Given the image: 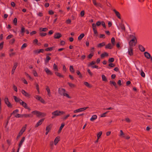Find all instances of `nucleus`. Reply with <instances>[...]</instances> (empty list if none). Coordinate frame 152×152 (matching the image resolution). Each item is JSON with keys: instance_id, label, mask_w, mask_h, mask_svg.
Listing matches in <instances>:
<instances>
[{"instance_id": "obj_48", "label": "nucleus", "mask_w": 152, "mask_h": 152, "mask_svg": "<svg viewBox=\"0 0 152 152\" xmlns=\"http://www.w3.org/2000/svg\"><path fill=\"white\" fill-rule=\"evenodd\" d=\"M76 73L77 74L79 75V77L80 78H81L82 77V75L81 74L79 70H77L76 72Z\"/></svg>"}, {"instance_id": "obj_46", "label": "nucleus", "mask_w": 152, "mask_h": 152, "mask_svg": "<svg viewBox=\"0 0 152 152\" xmlns=\"http://www.w3.org/2000/svg\"><path fill=\"white\" fill-rule=\"evenodd\" d=\"M110 84H112L115 87H116V84L115 81H110Z\"/></svg>"}, {"instance_id": "obj_16", "label": "nucleus", "mask_w": 152, "mask_h": 152, "mask_svg": "<svg viewBox=\"0 0 152 152\" xmlns=\"http://www.w3.org/2000/svg\"><path fill=\"white\" fill-rule=\"evenodd\" d=\"M44 119H42L40 120H39L37 123V124L35 125V127H37L39 126L40 125L42 124L43 121H44Z\"/></svg>"}, {"instance_id": "obj_57", "label": "nucleus", "mask_w": 152, "mask_h": 152, "mask_svg": "<svg viewBox=\"0 0 152 152\" xmlns=\"http://www.w3.org/2000/svg\"><path fill=\"white\" fill-rule=\"evenodd\" d=\"M39 34L41 37H45L47 35V34L45 33H40Z\"/></svg>"}, {"instance_id": "obj_58", "label": "nucleus", "mask_w": 152, "mask_h": 152, "mask_svg": "<svg viewBox=\"0 0 152 152\" xmlns=\"http://www.w3.org/2000/svg\"><path fill=\"white\" fill-rule=\"evenodd\" d=\"M96 25L94 23H93L92 24V27L93 30L94 29H96Z\"/></svg>"}, {"instance_id": "obj_14", "label": "nucleus", "mask_w": 152, "mask_h": 152, "mask_svg": "<svg viewBox=\"0 0 152 152\" xmlns=\"http://www.w3.org/2000/svg\"><path fill=\"white\" fill-rule=\"evenodd\" d=\"M13 97L15 101L16 102H18L20 103V102H21L22 101V100L15 96H13Z\"/></svg>"}, {"instance_id": "obj_61", "label": "nucleus", "mask_w": 152, "mask_h": 152, "mask_svg": "<svg viewBox=\"0 0 152 152\" xmlns=\"http://www.w3.org/2000/svg\"><path fill=\"white\" fill-rule=\"evenodd\" d=\"M141 71H142L141 72L140 75L142 77H145V74L142 70Z\"/></svg>"}, {"instance_id": "obj_52", "label": "nucleus", "mask_w": 152, "mask_h": 152, "mask_svg": "<svg viewBox=\"0 0 152 152\" xmlns=\"http://www.w3.org/2000/svg\"><path fill=\"white\" fill-rule=\"evenodd\" d=\"M115 39L114 37H112L111 39V42L112 45L114 46L115 45Z\"/></svg>"}, {"instance_id": "obj_28", "label": "nucleus", "mask_w": 152, "mask_h": 152, "mask_svg": "<svg viewBox=\"0 0 152 152\" xmlns=\"http://www.w3.org/2000/svg\"><path fill=\"white\" fill-rule=\"evenodd\" d=\"M33 116L31 114H23V117H24L26 118L28 117H32Z\"/></svg>"}, {"instance_id": "obj_27", "label": "nucleus", "mask_w": 152, "mask_h": 152, "mask_svg": "<svg viewBox=\"0 0 152 152\" xmlns=\"http://www.w3.org/2000/svg\"><path fill=\"white\" fill-rule=\"evenodd\" d=\"M105 42H102L98 44L97 45V47L98 48H101L102 47L105 46Z\"/></svg>"}, {"instance_id": "obj_62", "label": "nucleus", "mask_w": 152, "mask_h": 152, "mask_svg": "<svg viewBox=\"0 0 152 152\" xmlns=\"http://www.w3.org/2000/svg\"><path fill=\"white\" fill-rule=\"evenodd\" d=\"M93 53H91L88 56V57L89 58L91 59L93 56Z\"/></svg>"}, {"instance_id": "obj_60", "label": "nucleus", "mask_w": 152, "mask_h": 152, "mask_svg": "<svg viewBox=\"0 0 152 152\" xmlns=\"http://www.w3.org/2000/svg\"><path fill=\"white\" fill-rule=\"evenodd\" d=\"M4 43V42H2L0 43V49H1L3 48Z\"/></svg>"}, {"instance_id": "obj_55", "label": "nucleus", "mask_w": 152, "mask_h": 152, "mask_svg": "<svg viewBox=\"0 0 152 152\" xmlns=\"http://www.w3.org/2000/svg\"><path fill=\"white\" fill-rule=\"evenodd\" d=\"M114 61V59L113 58H110L108 60V62L110 63L113 62Z\"/></svg>"}, {"instance_id": "obj_32", "label": "nucleus", "mask_w": 152, "mask_h": 152, "mask_svg": "<svg viewBox=\"0 0 152 152\" xmlns=\"http://www.w3.org/2000/svg\"><path fill=\"white\" fill-rule=\"evenodd\" d=\"M131 36L132 37V38L130 41V42H137V39L135 36H133V35Z\"/></svg>"}, {"instance_id": "obj_9", "label": "nucleus", "mask_w": 152, "mask_h": 152, "mask_svg": "<svg viewBox=\"0 0 152 152\" xmlns=\"http://www.w3.org/2000/svg\"><path fill=\"white\" fill-rule=\"evenodd\" d=\"M44 70L48 75H53V73L49 69H48L47 67H45V68Z\"/></svg>"}, {"instance_id": "obj_13", "label": "nucleus", "mask_w": 152, "mask_h": 152, "mask_svg": "<svg viewBox=\"0 0 152 152\" xmlns=\"http://www.w3.org/2000/svg\"><path fill=\"white\" fill-rule=\"evenodd\" d=\"M137 42H129V47H131L132 48H133V47H134L136 44Z\"/></svg>"}, {"instance_id": "obj_6", "label": "nucleus", "mask_w": 152, "mask_h": 152, "mask_svg": "<svg viewBox=\"0 0 152 152\" xmlns=\"http://www.w3.org/2000/svg\"><path fill=\"white\" fill-rule=\"evenodd\" d=\"M21 92L22 94L28 98L30 97V95L29 93L26 92L24 90L22 89Z\"/></svg>"}, {"instance_id": "obj_31", "label": "nucleus", "mask_w": 152, "mask_h": 152, "mask_svg": "<svg viewBox=\"0 0 152 152\" xmlns=\"http://www.w3.org/2000/svg\"><path fill=\"white\" fill-rule=\"evenodd\" d=\"M84 84L87 87L91 88L92 87V86L88 82H84Z\"/></svg>"}, {"instance_id": "obj_54", "label": "nucleus", "mask_w": 152, "mask_h": 152, "mask_svg": "<svg viewBox=\"0 0 152 152\" xmlns=\"http://www.w3.org/2000/svg\"><path fill=\"white\" fill-rule=\"evenodd\" d=\"M87 72H88V73L89 74V75H90V76H92L93 75V74L92 72H91L90 70V69H88L87 70Z\"/></svg>"}, {"instance_id": "obj_20", "label": "nucleus", "mask_w": 152, "mask_h": 152, "mask_svg": "<svg viewBox=\"0 0 152 152\" xmlns=\"http://www.w3.org/2000/svg\"><path fill=\"white\" fill-rule=\"evenodd\" d=\"M93 3L94 5L97 7H101V4L100 3H96V0H93Z\"/></svg>"}, {"instance_id": "obj_64", "label": "nucleus", "mask_w": 152, "mask_h": 152, "mask_svg": "<svg viewBox=\"0 0 152 152\" xmlns=\"http://www.w3.org/2000/svg\"><path fill=\"white\" fill-rule=\"evenodd\" d=\"M64 124H61V125L60 127V128L59 130V132L60 131H61L62 129L63 128V127H64Z\"/></svg>"}, {"instance_id": "obj_51", "label": "nucleus", "mask_w": 152, "mask_h": 152, "mask_svg": "<svg viewBox=\"0 0 152 152\" xmlns=\"http://www.w3.org/2000/svg\"><path fill=\"white\" fill-rule=\"evenodd\" d=\"M15 41V39L13 38L10 40L9 43L11 44H12L14 43Z\"/></svg>"}, {"instance_id": "obj_35", "label": "nucleus", "mask_w": 152, "mask_h": 152, "mask_svg": "<svg viewBox=\"0 0 152 152\" xmlns=\"http://www.w3.org/2000/svg\"><path fill=\"white\" fill-rule=\"evenodd\" d=\"M55 74L56 75H57V76L60 77H63L64 76L61 75V74L59 73L58 72H55Z\"/></svg>"}, {"instance_id": "obj_4", "label": "nucleus", "mask_w": 152, "mask_h": 152, "mask_svg": "<svg viewBox=\"0 0 152 152\" xmlns=\"http://www.w3.org/2000/svg\"><path fill=\"white\" fill-rule=\"evenodd\" d=\"M4 102L8 107L10 108L12 107V105L9 102L8 98L6 97L4 99Z\"/></svg>"}, {"instance_id": "obj_24", "label": "nucleus", "mask_w": 152, "mask_h": 152, "mask_svg": "<svg viewBox=\"0 0 152 152\" xmlns=\"http://www.w3.org/2000/svg\"><path fill=\"white\" fill-rule=\"evenodd\" d=\"M139 48L142 52H144L145 50V48L141 45H139Z\"/></svg>"}, {"instance_id": "obj_25", "label": "nucleus", "mask_w": 152, "mask_h": 152, "mask_svg": "<svg viewBox=\"0 0 152 152\" xmlns=\"http://www.w3.org/2000/svg\"><path fill=\"white\" fill-rule=\"evenodd\" d=\"M108 54L107 52H104L101 55V57L102 58H103L105 56H108Z\"/></svg>"}, {"instance_id": "obj_41", "label": "nucleus", "mask_w": 152, "mask_h": 152, "mask_svg": "<svg viewBox=\"0 0 152 152\" xmlns=\"http://www.w3.org/2000/svg\"><path fill=\"white\" fill-rule=\"evenodd\" d=\"M51 59V58L48 56H47L46 57V59L45 60V62L46 63H48L49 61Z\"/></svg>"}, {"instance_id": "obj_59", "label": "nucleus", "mask_w": 152, "mask_h": 152, "mask_svg": "<svg viewBox=\"0 0 152 152\" xmlns=\"http://www.w3.org/2000/svg\"><path fill=\"white\" fill-rule=\"evenodd\" d=\"M13 37V35L12 34H10L7 37L6 39H9L11 38L12 37Z\"/></svg>"}, {"instance_id": "obj_53", "label": "nucleus", "mask_w": 152, "mask_h": 152, "mask_svg": "<svg viewBox=\"0 0 152 152\" xmlns=\"http://www.w3.org/2000/svg\"><path fill=\"white\" fill-rule=\"evenodd\" d=\"M13 23L16 26L17 24V18H14L13 21Z\"/></svg>"}, {"instance_id": "obj_29", "label": "nucleus", "mask_w": 152, "mask_h": 152, "mask_svg": "<svg viewBox=\"0 0 152 152\" xmlns=\"http://www.w3.org/2000/svg\"><path fill=\"white\" fill-rule=\"evenodd\" d=\"M53 69L55 72L58 71V69L57 66L55 64H54L53 65Z\"/></svg>"}, {"instance_id": "obj_2", "label": "nucleus", "mask_w": 152, "mask_h": 152, "mask_svg": "<svg viewBox=\"0 0 152 152\" xmlns=\"http://www.w3.org/2000/svg\"><path fill=\"white\" fill-rule=\"evenodd\" d=\"M65 113L63 111H60L58 110H56L52 113V115H55L56 117L58 116L61 115Z\"/></svg>"}, {"instance_id": "obj_12", "label": "nucleus", "mask_w": 152, "mask_h": 152, "mask_svg": "<svg viewBox=\"0 0 152 152\" xmlns=\"http://www.w3.org/2000/svg\"><path fill=\"white\" fill-rule=\"evenodd\" d=\"M62 36L61 34L59 33H56L54 35V37L55 39H59Z\"/></svg>"}, {"instance_id": "obj_17", "label": "nucleus", "mask_w": 152, "mask_h": 152, "mask_svg": "<svg viewBox=\"0 0 152 152\" xmlns=\"http://www.w3.org/2000/svg\"><path fill=\"white\" fill-rule=\"evenodd\" d=\"M113 45H112L111 43H109L105 46V48L106 49H111L113 48Z\"/></svg>"}, {"instance_id": "obj_50", "label": "nucleus", "mask_w": 152, "mask_h": 152, "mask_svg": "<svg viewBox=\"0 0 152 152\" xmlns=\"http://www.w3.org/2000/svg\"><path fill=\"white\" fill-rule=\"evenodd\" d=\"M33 74H34V76L35 77H37L38 76L36 70H33Z\"/></svg>"}, {"instance_id": "obj_49", "label": "nucleus", "mask_w": 152, "mask_h": 152, "mask_svg": "<svg viewBox=\"0 0 152 152\" xmlns=\"http://www.w3.org/2000/svg\"><path fill=\"white\" fill-rule=\"evenodd\" d=\"M53 47H49L48 48L45 49V50L46 51H51L52 50Z\"/></svg>"}, {"instance_id": "obj_26", "label": "nucleus", "mask_w": 152, "mask_h": 152, "mask_svg": "<svg viewBox=\"0 0 152 152\" xmlns=\"http://www.w3.org/2000/svg\"><path fill=\"white\" fill-rule=\"evenodd\" d=\"M26 124L22 128L19 133H23V132H24L26 129Z\"/></svg>"}, {"instance_id": "obj_33", "label": "nucleus", "mask_w": 152, "mask_h": 152, "mask_svg": "<svg viewBox=\"0 0 152 152\" xmlns=\"http://www.w3.org/2000/svg\"><path fill=\"white\" fill-rule=\"evenodd\" d=\"M48 30V28H39V30L40 31H44L45 32L47 31Z\"/></svg>"}, {"instance_id": "obj_45", "label": "nucleus", "mask_w": 152, "mask_h": 152, "mask_svg": "<svg viewBox=\"0 0 152 152\" xmlns=\"http://www.w3.org/2000/svg\"><path fill=\"white\" fill-rule=\"evenodd\" d=\"M102 80L105 81H106L107 80V78H106V77L104 75H102Z\"/></svg>"}, {"instance_id": "obj_11", "label": "nucleus", "mask_w": 152, "mask_h": 152, "mask_svg": "<svg viewBox=\"0 0 152 152\" xmlns=\"http://www.w3.org/2000/svg\"><path fill=\"white\" fill-rule=\"evenodd\" d=\"M44 51V50L43 49H40L39 50H37L34 51V53L36 54H38L40 53H43Z\"/></svg>"}, {"instance_id": "obj_22", "label": "nucleus", "mask_w": 152, "mask_h": 152, "mask_svg": "<svg viewBox=\"0 0 152 152\" xmlns=\"http://www.w3.org/2000/svg\"><path fill=\"white\" fill-rule=\"evenodd\" d=\"M144 54L145 57L148 59H149L151 57L150 54L147 52H145Z\"/></svg>"}, {"instance_id": "obj_30", "label": "nucleus", "mask_w": 152, "mask_h": 152, "mask_svg": "<svg viewBox=\"0 0 152 152\" xmlns=\"http://www.w3.org/2000/svg\"><path fill=\"white\" fill-rule=\"evenodd\" d=\"M85 36L84 34L82 33L78 37V39L79 40H81Z\"/></svg>"}, {"instance_id": "obj_5", "label": "nucleus", "mask_w": 152, "mask_h": 152, "mask_svg": "<svg viewBox=\"0 0 152 152\" xmlns=\"http://www.w3.org/2000/svg\"><path fill=\"white\" fill-rule=\"evenodd\" d=\"M88 107H83L82 108H79L78 109H77L75 110L74 111V113H76L78 112H80L82 111H83L84 110L86 109L87 108H88Z\"/></svg>"}, {"instance_id": "obj_18", "label": "nucleus", "mask_w": 152, "mask_h": 152, "mask_svg": "<svg viewBox=\"0 0 152 152\" xmlns=\"http://www.w3.org/2000/svg\"><path fill=\"white\" fill-rule=\"evenodd\" d=\"M125 134H120L119 136L121 137L127 139H129L130 137L126 136Z\"/></svg>"}, {"instance_id": "obj_56", "label": "nucleus", "mask_w": 152, "mask_h": 152, "mask_svg": "<svg viewBox=\"0 0 152 152\" xmlns=\"http://www.w3.org/2000/svg\"><path fill=\"white\" fill-rule=\"evenodd\" d=\"M27 46V44L26 43L23 44L21 47V49H23V48H26Z\"/></svg>"}, {"instance_id": "obj_43", "label": "nucleus", "mask_w": 152, "mask_h": 152, "mask_svg": "<svg viewBox=\"0 0 152 152\" xmlns=\"http://www.w3.org/2000/svg\"><path fill=\"white\" fill-rule=\"evenodd\" d=\"M68 84L71 88H74L75 86V85L69 82L67 83Z\"/></svg>"}, {"instance_id": "obj_39", "label": "nucleus", "mask_w": 152, "mask_h": 152, "mask_svg": "<svg viewBox=\"0 0 152 152\" xmlns=\"http://www.w3.org/2000/svg\"><path fill=\"white\" fill-rule=\"evenodd\" d=\"M69 70L72 73H74L75 72L73 66H69Z\"/></svg>"}, {"instance_id": "obj_23", "label": "nucleus", "mask_w": 152, "mask_h": 152, "mask_svg": "<svg viewBox=\"0 0 152 152\" xmlns=\"http://www.w3.org/2000/svg\"><path fill=\"white\" fill-rule=\"evenodd\" d=\"M20 104L22 106L25 108H26L27 107L26 103L22 101L21 102H20Z\"/></svg>"}, {"instance_id": "obj_47", "label": "nucleus", "mask_w": 152, "mask_h": 152, "mask_svg": "<svg viewBox=\"0 0 152 152\" xmlns=\"http://www.w3.org/2000/svg\"><path fill=\"white\" fill-rule=\"evenodd\" d=\"M121 27L122 31H125V28L124 25L123 24H121Z\"/></svg>"}, {"instance_id": "obj_21", "label": "nucleus", "mask_w": 152, "mask_h": 152, "mask_svg": "<svg viewBox=\"0 0 152 152\" xmlns=\"http://www.w3.org/2000/svg\"><path fill=\"white\" fill-rule=\"evenodd\" d=\"M59 140H60V137L59 136L57 137L54 140V145H56L57 143L59 141Z\"/></svg>"}, {"instance_id": "obj_36", "label": "nucleus", "mask_w": 152, "mask_h": 152, "mask_svg": "<svg viewBox=\"0 0 152 152\" xmlns=\"http://www.w3.org/2000/svg\"><path fill=\"white\" fill-rule=\"evenodd\" d=\"M19 110L18 109H16L13 111V112L11 114V115H14V116L15 115H16V113H18L19 112Z\"/></svg>"}, {"instance_id": "obj_63", "label": "nucleus", "mask_w": 152, "mask_h": 152, "mask_svg": "<svg viewBox=\"0 0 152 152\" xmlns=\"http://www.w3.org/2000/svg\"><path fill=\"white\" fill-rule=\"evenodd\" d=\"M25 74L27 77L29 79H31V77L27 73L25 72Z\"/></svg>"}, {"instance_id": "obj_19", "label": "nucleus", "mask_w": 152, "mask_h": 152, "mask_svg": "<svg viewBox=\"0 0 152 152\" xmlns=\"http://www.w3.org/2000/svg\"><path fill=\"white\" fill-rule=\"evenodd\" d=\"M113 11L115 12V14L116 15L117 17L120 19L121 18V17L120 16V14L119 12L117 11L115 9H114L113 10Z\"/></svg>"}, {"instance_id": "obj_15", "label": "nucleus", "mask_w": 152, "mask_h": 152, "mask_svg": "<svg viewBox=\"0 0 152 152\" xmlns=\"http://www.w3.org/2000/svg\"><path fill=\"white\" fill-rule=\"evenodd\" d=\"M25 29L23 25H21V31L20 33H21L22 36L24 35V33L25 32Z\"/></svg>"}, {"instance_id": "obj_8", "label": "nucleus", "mask_w": 152, "mask_h": 152, "mask_svg": "<svg viewBox=\"0 0 152 152\" xmlns=\"http://www.w3.org/2000/svg\"><path fill=\"white\" fill-rule=\"evenodd\" d=\"M133 48L129 47L128 48V53L129 55L132 56L133 55Z\"/></svg>"}, {"instance_id": "obj_42", "label": "nucleus", "mask_w": 152, "mask_h": 152, "mask_svg": "<svg viewBox=\"0 0 152 152\" xmlns=\"http://www.w3.org/2000/svg\"><path fill=\"white\" fill-rule=\"evenodd\" d=\"M95 64L96 62L95 61H93L91 62L88 64V67H90L91 66H92L93 65Z\"/></svg>"}, {"instance_id": "obj_10", "label": "nucleus", "mask_w": 152, "mask_h": 152, "mask_svg": "<svg viewBox=\"0 0 152 152\" xmlns=\"http://www.w3.org/2000/svg\"><path fill=\"white\" fill-rule=\"evenodd\" d=\"M52 126V125L51 124H50L47 126L46 128V132L45 133H48L49 132L51 129Z\"/></svg>"}, {"instance_id": "obj_3", "label": "nucleus", "mask_w": 152, "mask_h": 152, "mask_svg": "<svg viewBox=\"0 0 152 152\" xmlns=\"http://www.w3.org/2000/svg\"><path fill=\"white\" fill-rule=\"evenodd\" d=\"M34 97L37 99L39 101L42 103L43 104L45 103V100L40 96L38 95H36L34 96Z\"/></svg>"}, {"instance_id": "obj_37", "label": "nucleus", "mask_w": 152, "mask_h": 152, "mask_svg": "<svg viewBox=\"0 0 152 152\" xmlns=\"http://www.w3.org/2000/svg\"><path fill=\"white\" fill-rule=\"evenodd\" d=\"M97 116L96 115H93L91 118L90 119V120L91 121H93L94 120L96 119L97 118Z\"/></svg>"}, {"instance_id": "obj_7", "label": "nucleus", "mask_w": 152, "mask_h": 152, "mask_svg": "<svg viewBox=\"0 0 152 152\" xmlns=\"http://www.w3.org/2000/svg\"><path fill=\"white\" fill-rule=\"evenodd\" d=\"M37 116L38 117H42L45 116L46 115V114L44 113H42L38 111Z\"/></svg>"}, {"instance_id": "obj_40", "label": "nucleus", "mask_w": 152, "mask_h": 152, "mask_svg": "<svg viewBox=\"0 0 152 152\" xmlns=\"http://www.w3.org/2000/svg\"><path fill=\"white\" fill-rule=\"evenodd\" d=\"M15 117L17 118H23V114H20L17 113L16 115H15Z\"/></svg>"}, {"instance_id": "obj_38", "label": "nucleus", "mask_w": 152, "mask_h": 152, "mask_svg": "<svg viewBox=\"0 0 152 152\" xmlns=\"http://www.w3.org/2000/svg\"><path fill=\"white\" fill-rule=\"evenodd\" d=\"M34 84L36 87V89L37 90L38 93L39 94V88L38 84L37 83H35Z\"/></svg>"}, {"instance_id": "obj_44", "label": "nucleus", "mask_w": 152, "mask_h": 152, "mask_svg": "<svg viewBox=\"0 0 152 152\" xmlns=\"http://www.w3.org/2000/svg\"><path fill=\"white\" fill-rule=\"evenodd\" d=\"M18 66V63L17 62H15L14 64V66L12 68V69H14L15 70L16 68Z\"/></svg>"}, {"instance_id": "obj_34", "label": "nucleus", "mask_w": 152, "mask_h": 152, "mask_svg": "<svg viewBox=\"0 0 152 152\" xmlns=\"http://www.w3.org/2000/svg\"><path fill=\"white\" fill-rule=\"evenodd\" d=\"M25 139V138L24 137H23L22 138L21 140L20 141V143H19V147H21V145L23 143V142L24 141Z\"/></svg>"}, {"instance_id": "obj_1", "label": "nucleus", "mask_w": 152, "mask_h": 152, "mask_svg": "<svg viewBox=\"0 0 152 152\" xmlns=\"http://www.w3.org/2000/svg\"><path fill=\"white\" fill-rule=\"evenodd\" d=\"M58 92L59 94L61 96H65L69 98H71V97L69 96V95L67 94V92L66 91L65 89L64 88H59L58 89Z\"/></svg>"}]
</instances>
